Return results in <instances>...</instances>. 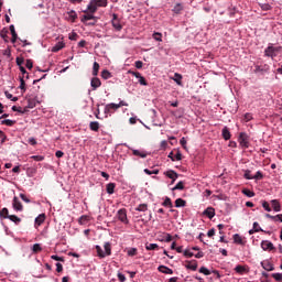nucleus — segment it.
<instances>
[{"mask_svg": "<svg viewBox=\"0 0 282 282\" xmlns=\"http://www.w3.org/2000/svg\"><path fill=\"white\" fill-rule=\"evenodd\" d=\"M98 8H107V0H91L89 2V4L87 6V10L84 12L86 14H87V12L95 14V12H97Z\"/></svg>", "mask_w": 282, "mask_h": 282, "instance_id": "nucleus-1", "label": "nucleus"}, {"mask_svg": "<svg viewBox=\"0 0 282 282\" xmlns=\"http://www.w3.org/2000/svg\"><path fill=\"white\" fill-rule=\"evenodd\" d=\"M95 248L97 251V257H99V259H105V257H111V243L105 242V252L102 251V248L100 246H96Z\"/></svg>", "mask_w": 282, "mask_h": 282, "instance_id": "nucleus-2", "label": "nucleus"}, {"mask_svg": "<svg viewBox=\"0 0 282 282\" xmlns=\"http://www.w3.org/2000/svg\"><path fill=\"white\" fill-rule=\"evenodd\" d=\"M282 53V46H272L269 45L265 50H264V55L269 56L271 58H274V56H279V54Z\"/></svg>", "mask_w": 282, "mask_h": 282, "instance_id": "nucleus-3", "label": "nucleus"}, {"mask_svg": "<svg viewBox=\"0 0 282 282\" xmlns=\"http://www.w3.org/2000/svg\"><path fill=\"white\" fill-rule=\"evenodd\" d=\"M238 142L242 149H248L250 147V137L246 132H240Z\"/></svg>", "mask_w": 282, "mask_h": 282, "instance_id": "nucleus-4", "label": "nucleus"}, {"mask_svg": "<svg viewBox=\"0 0 282 282\" xmlns=\"http://www.w3.org/2000/svg\"><path fill=\"white\" fill-rule=\"evenodd\" d=\"M117 217L122 224H129V218H127V210L124 208L118 210Z\"/></svg>", "mask_w": 282, "mask_h": 282, "instance_id": "nucleus-5", "label": "nucleus"}, {"mask_svg": "<svg viewBox=\"0 0 282 282\" xmlns=\"http://www.w3.org/2000/svg\"><path fill=\"white\" fill-rule=\"evenodd\" d=\"M111 23L115 30H117V32H120V30H122V24L120 23V19H118V14H112Z\"/></svg>", "mask_w": 282, "mask_h": 282, "instance_id": "nucleus-6", "label": "nucleus"}, {"mask_svg": "<svg viewBox=\"0 0 282 282\" xmlns=\"http://www.w3.org/2000/svg\"><path fill=\"white\" fill-rule=\"evenodd\" d=\"M12 206L14 210H18V212L23 210V204H21V200H19V197L17 196L13 197Z\"/></svg>", "mask_w": 282, "mask_h": 282, "instance_id": "nucleus-7", "label": "nucleus"}, {"mask_svg": "<svg viewBox=\"0 0 282 282\" xmlns=\"http://www.w3.org/2000/svg\"><path fill=\"white\" fill-rule=\"evenodd\" d=\"M261 265H262L263 270H267V272L274 271V264H272V262H270L268 260L262 261Z\"/></svg>", "mask_w": 282, "mask_h": 282, "instance_id": "nucleus-8", "label": "nucleus"}, {"mask_svg": "<svg viewBox=\"0 0 282 282\" xmlns=\"http://www.w3.org/2000/svg\"><path fill=\"white\" fill-rule=\"evenodd\" d=\"M261 248H262V250L272 251V250H274V243H272L271 241H268V240H263L261 242Z\"/></svg>", "mask_w": 282, "mask_h": 282, "instance_id": "nucleus-9", "label": "nucleus"}, {"mask_svg": "<svg viewBox=\"0 0 282 282\" xmlns=\"http://www.w3.org/2000/svg\"><path fill=\"white\" fill-rule=\"evenodd\" d=\"M90 85H91L94 91H96V89H98V87H100L102 85V82H100V78L94 77L90 82Z\"/></svg>", "mask_w": 282, "mask_h": 282, "instance_id": "nucleus-10", "label": "nucleus"}, {"mask_svg": "<svg viewBox=\"0 0 282 282\" xmlns=\"http://www.w3.org/2000/svg\"><path fill=\"white\" fill-rule=\"evenodd\" d=\"M118 109H120V106L118 104H108L105 108V111L111 113V111H118Z\"/></svg>", "mask_w": 282, "mask_h": 282, "instance_id": "nucleus-11", "label": "nucleus"}, {"mask_svg": "<svg viewBox=\"0 0 282 282\" xmlns=\"http://www.w3.org/2000/svg\"><path fill=\"white\" fill-rule=\"evenodd\" d=\"M186 263L185 268L187 270H193V272L197 270V260L186 261Z\"/></svg>", "mask_w": 282, "mask_h": 282, "instance_id": "nucleus-12", "label": "nucleus"}, {"mask_svg": "<svg viewBox=\"0 0 282 282\" xmlns=\"http://www.w3.org/2000/svg\"><path fill=\"white\" fill-rule=\"evenodd\" d=\"M132 154L135 155L137 158H147L149 155V153H147V151H142V150H135V149H132Z\"/></svg>", "mask_w": 282, "mask_h": 282, "instance_id": "nucleus-13", "label": "nucleus"}, {"mask_svg": "<svg viewBox=\"0 0 282 282\" xmlns=\"http://www.w3.org/2000/svg\"><path fill=\"white\" fill-rule=\"evenodd\" d=\"M158 270L162 274H173V269H171V268H169L166 265H159Z\"/></svg>", "mask_w": 282, "mask_h": 282, "instance_id": "nucleus-14", "label": "nucleus"}, {"mask_svg": "<svg viewBox=\"0 0 282 282\" xmlns=\"http://www.w3.org/2000/svg\"><path fill=\"white\" fill-rule=\"evenodd\" d=\"M86 21H96V17L94 13L89 12L82 17V23H86Z\"/></svg>", "mask_w": 282, "mask_h": 282, "instance_id": "nucleus-15", "label": "nucleus"}, {"mask_svg": "<svg viewBox=\"0 0 282 282\" xmlns=\"http://www.w3.org/2000/svg\"><path fill=\"white\" fill-rule=\"evenodd\" d=\"M9 30H10V32H11V34H12L11 42H12V43H17V40L19 39V35L17 34V30L14 29V24H11V25L9 26Z\"/></svg>", "mask_w": 282, "mask_h": 282, "instance_id": "nucleus-16", "label": "nucleus"}, {"mask_svg": "<svg viewBox=\"0 0 282 282\" xmlns=\"http://www.w3.org/2000/svg\"><path fill=\"white\" fill-rule=\"evenodd\" d=\"M204 215H206V217H208V219H213V217H215V208L213 207H207L204 213Z\"/></svg>", "mask_w": 282, "mask_h": 282, "instance_id": "nucleus-17", "label": "nucleus"}, {"mask_svg": "<svg viewBox=\"0 0 282 282\" xmlns=\"http://www.w3.org/2000/svg\"><path fill=\"white\" fill-rule=\"evenodd\" d=\"M271 206L275 213H281V203L278 199L271 200Z\"/></svg>", "mask_w": 282, "mask_h": 282, "instance_id": "nucleus-18", "label": "nucleus"}, {"mask_svg": "<svg viewBox=\"0 0 282 282\" xmlns=\"http://www.w3.org/2000/svg\"><path fill=\"white\" fill-rule=\"evenodd\" d=\"M164 175H166V177H169L170 180H177V177H180L177 172H175L173 170L165 172Z\"/></svg>", "mask_w": 282, "mask_h": 282, "instance_id": "nucleus-19", "label": "nucleus"}, {"mask_svg": "<svg viewBox=\"0 0 282 282\" xmlns=\"http://www.w3.org/2000/svg\"><path fill=\"white\" fill-rule=\"evenodd\" d=\"M234 241L235 243H238L239 246H246V240L239 236V234L234 235Z\"/></svg>", "mask_w": 282, "mask_h": 282, "instance_id": "nucleus-20", "label": "nucleus"}, {"mask_svg": "<svg viewBox=\"0 0 282 282\" xmlns=\"http://www.w3.org/2000/svg\"><path fill=\"white\" fill-rule=\"evenodd\" d=\"M267 219H271L272 221H281L282 223V214H278L272 216L270 214H265Z\"/></svg>", "mask_w": 282, "mask_h": 282, "instance_id": "nucleus-21", "label": "nucleus"}, {"mask_svg": "<svg viewBox=\"0 0 282 282\" xmlns=\"http://www.w3.org/2000/svg\"><path fill=\"white\" fill-rule=\"evenodd\" d=\"M223 138L224 140H230V138H232V134L230 133L228 127L223 128Z\"/></svg>", "mask_w": 282, "mask_h": 282, "instance_id": "nucleus-22", "label": "nucleus"}, {"mask_svg": "<svg viewBox=\"0 0 282 282\" xmlns=\"http://www.w3.org/2000/svg\"><path fill=\"white\" fill-rule=\"evenodd\" d=\"M90 131H99L100 130V122L98 121H91L89 123Z\"/></svg>", "mask_w": 282, "mask_h": 282, "instance_id": "nucleus-23", "label": "nucleus"}, {"mask_svg": "<svg viewBox=\"0 0 282 282\" xmlns=\"http://www.w3.org/2000/svg\"><path fill=\"white\" fill-rule=\"evenodd\" d=\"M45 223V214H40L36 218H35V226H41L42 224Z\"/></svg>", "mask_w": 282, "mask_h": 282, "instance_id": "nucleus-24", "label": "nucleus"}, {"mask_svg": "<svg viewBox=\"0 0 282 282\" xmlns=\"http://www.w3.org/2000/svg\"><path fill=\"white\" fill-rule=\"evenodd\" d=\"M106 191H107L108 195H113V193L116 191V184L115 183L107 184Z\"/></svg>", "mask_w": 282, "mask_h": 282, "instance_id": "nucleus-25", "label": "nucleus"}, {"mask_svg": "<svg viewBox=\"0 0 282 282\" xmlns=\"http://www.w3.org/2000/svg\"><path fill=\"white\" fill-rule=\"evenodd\" d=\"M9 217H10V212L8 210V208H2L1 210H0V218L1 219H9Z\"/></svg>", "mask_w": 282, "mask_h": 282, "instance_id": "nucleus-26", "label": "nucleus"}, {"mask_svg": "<svg viewBox=\"0 0 282 282\" xmlns=\"http://www.w3.org/2000/svg\"><path fill=\"white\" fill-rule=\"evenodd\" d=\"M63 47H65V44L63 42H57L53 47H52V52H61V50H63Z\"/></svg>", "mask_w": 282, "mask_h": 282, "instance_id": "nucleus-27", "label": "nucleus"}, {"mask_svg": "<svg viewBox=\"0 0 282 282\" xmlns=\"http://www.w3.org/2000/svg\"><path fill=\"white\" fill-rule=\"evenodd\" d=\"M184 206H186V200H184L183 198H177L175 200V207L176 208H184Z\"/></svg>", "mask_w": 282, "mask_h": 282, "instance_id": "nucleus-28", "label": "nucleus"}, {"mask_svg": "<svg viewBox=\"0 0 282 282\" xmlns=\"http://www.w3.org/2000/svg\"><path fill=\"white\" fill-rule=\"evenodd\" d=\"M145 250H160V246L158 243H145Z\"/></svg>", "mask_w": 282, "mask_h": 282, "instance_id": "nucleus-29", "label": "nucleus"}, {"mask_svg": "<svg viewBox=\"0 0 282 282\" xmlns=\"http://www.w3.org/2000/svg\"><path fill=\"white\" fill-rule=\"evenodd\" d=\"M135 210H138L139 213H147V210H149V205L148 204H140Z\"/></svg>", "mask_w": 282, "mask_h": 282, "instance_id": "nucleus-30", "label": "nucleus"}, {"mask_svg": "<svg viewBox=\"0 0 282 282\" xmlns=\"http://www.w3.org/2000/svg\"><path fill=\"white\" fill-rule=\"evenodd\" d=\"M162 206H164L165 208H173V202L171 200V198L165 197V200L162 203Z\"/></svg>", "mask_w": 282, "mask_h": 282, "instance_id": "nucleus-31", "label": "nucleus"}, {"mask_svg": "<svg viewBox=\"0 0 282 282\" xmlns=\"http://www.w3.org/2000/svg\"><path fill=\"white\" fill-rule=\"evenodd\" d=\"M34 107H36V99H33V98L28 99L26 109H34Z\"/></svg>", "mask_w": 282, "mask_h": 282, "instance_id": "nucleus-32", "label": "nucleus"}, {"mask_svg": "<svg viewBox=\"0 0 282 282\" xmlns=\"http://www.w3.org/2000/svg\"><path fill=\"white\" fill-rule=\"evenodd\" d=\"M99 70H100V64H98V62H95L93 65V76H98Z\"/></svg>", "mask_w": 282, "mask_h": 282, "instance_id": "nucleus-33", "label": "nucleus"}, {"mask_svg": "<svg viewBox=\"0 0 282 282\" xmlns=\"http://www.w3.org/2000/svg\"><path fill=\"white\" fill-rule=\"evenodd\" d=\"M1 124H6L7 127H14V124H17V121L10 120V119H4L1 121Z\"/></svg>", "mask_w": 282, "mask_h": 282, "instance_id": "nucleus-34", "label": "nucleus"}, {"mask_svg": "<svg viewBox=\"0 0 282 282\" xmlns=\"http://www.w3.org/2000/svg\"><path fill=\"white\" fill-rule=\"evenodd\" d=\"M198 272H199L200 274H205V276H210V274H212L210 270H208V268H206V267H200V269L198 270Z\"/></svg>", "mask_w": 282, "mask_h": 282, "instance_id": "nucleus-35", "label": "nucleus"}, {"mask_svg": "<svg viewBox=\"0 0 282 282\" xmlns=\"http://www.w3.org/2000/svg\"><path fill=\"white\" fill-rule=\"evenodd\" d=\"M101 78H104V80H109V78H111V73L107 69H104L101 72Z\"/></svg>", "mask_w": 282, "mask_h": 282, "instance_id": "nucleus-36", "label": "nucleus"}, {"mask_svg": "<svg viewBox=\"0 0 282 282\" xmlns=\"http://www.w3.org/2000/svg\"><path fill=\"white\" fill-rule=\"evenodd\" d=\"M10 221H13V224H17L19 226L21 218H19L17 215H10L9 216Z\"/></svg>", "mask_w": 282, "mask_h": 282, "instance_id": "nucleus-37", "label": "nucleus"}, {"mask_svg": "<svg viewBox=\"0 0 282 282\" xmlns=\"http://www.w3.org/2000/svg\"><path fill=\"white\" fill-rule=\"evenodd\" d=\"M182 10H184V7L182 6V3H177L176 6H174L173 12L175 14H180V12H182Z\"/></svg>", "mask_w": 282, "mask_h": 282, "instance_id": "nucleus-38", "label": "nucleus"}, {"mask_svg": "<svg viewBox=\"0 0 282 282\" xmlns=\"http://www.w3.org/2000/svg\"><path fill=\"white\" fill-rule=\"evenodd\" d=\"M26 175H28V177H34V175H36V169H34V167H29V169L26 170Z\"/></svg>", "mask_w": 282, "mask_h": 282, "instance_id": "nucleus-39", "label": "nucleus"}, {"mask_svg": "<svg viewBox=\"0 0 282 282\" xmlns=\"http://www.w3.org/2000/svg\"><path fill=\"white\" fill-rule=\"evenodd\" d=\"M70 21L74 23L78 19V14H76V11L72 10L68 12Z\"/></svg>", "mask_w": 282, "mask_h": 282, "instance_id": "nucleus-40", "label": "nucleus"}, {"mask_svg": "<svg viewBox=\"0 0 282 282\" xmlns=\"http://www.w3.org/2000/svg\"><path fill=\"white\" fill-rule=\"evenodd\" d=\"M173 80L177 83L178 85H182V75L180 73H175Z\"/></svg>", "mask_w": 282, "mask_h": 282, "instance_id": "nucleus-41", "label": "nucleus"}, {"mask_svg": "<svg viewBox=\"0 0 282 282\" xmlns=\"http://www.w3.org/2000/svg\"><path fill=\"white\" fill-rule=\"evenodd\" d=\"M172 191H184V183L180 181L173 188Z\"/></svg>", "mask_w": 282, "mask_h": 282, "instance_id": "nucleus-42", "label": "nucleus"}, {"mask_svg": "<svg viewBox=\"0 0 282 282\" xmlns=\"http://www.w3.org/2000/svg\"><path fill=\"white\" fill-rule=\"evenodd\" d=\"M262 207L264 208V210H267V213H272V207H270V203H268L267 200L262 202Z\"/></svg>", "mask_w": 282, "mask_h": 282, "instance_id": "nucleus-43", "label": "nucleus"}, {"mask_svg": "<svg viewBox=\"0 0 282 282\" xmlns=\"http://www.w3.org/2000/svg\"><path fill=\"white\" fill-rule=\"evenodd\" d=\"M128 257H135L138 254V249L137 248H130L128 251Z\"/></svg>", "mask_w": 282, "mask_h": 282, "instance_id": "nucleus-44", "label": "nucleus"}, {"mask_svg": "<svg viewBox=\"0 0 282 282\" xmlns=\"http://www.w3.org/2000/svg\"><path fill=\"white\" fill-rule=\"evenodd\" d=\"M235 271H236L238 274H243V272H246V267L238 264V265L235 268Z\"/></svg>", "mask_w": 282, "mask_h": 282, "instance_id": "nucleus-45", "label": "nucleus"}, {"mask_svg": "<svg viewBox=\"0 0 282 282\" xmlns=\"http://www.w3.org/2000/svg\"><path fill=\"white\" fill-rule=\"evenodd\" d=\"M20 89L22 90L23 94H25L26 91V87H25V79H23V77L20 78Z\"/></svg>", "mask_w": 282, "mask_h": 282, "instance_id": "nucleus-46", "label": "nucleus"}, {"mask_svg": "<svg viewBox=\"0 0 282 282\" xmlns=\"http://www.w3.org/2000/svg\"><path fill=\"white\" fill-rule=\"evenodd\" d=\"M143 171H144V173H145L147 175H158V174L160 173V170H153V171H151V170H149V169H144Z\"/></svg>", "mask_w": 282, "mask_h": 282, "instance_id": "nucleus-47", "label": "nucleus"}, {"mask_svg": "<svg viewBox=\"0 0 282 282\" xmlns=\"http://www.w3.org/2000/svg\"><path fill=\"white\" fill-rule=\"evenodd\" d=\"M242 193L247 196V197H254V192L248 189V188H243Z\"/></svg>", "mask_w": 282, "mask_h": 282, "instance_id": "nucleus-48", "label": "nucleus"}, {"mask_svg": "<svg viewBox=\"0 0 282 282\" xmlns=\"http://www.w3.org/2000/svg\"><path fill=\"white\" fill-rule=\"evenodd\" d=\"M32 250L36 254V253L41 252V250H43V248L41 247V245L35 243V245H33Z\"/></svg>", "mask_w": 282, "mask_h": 282, "instance_id": "nucleus-49", "label": "nucleus"}, {"mask_svg": "<svg viewBox=\"0 0 282 282\" xmlns=\"http://www.w3.org/2000/svg\"><path fill=\"white\" fill-rule=\"evenodd\" d=\"M152 39H154V41L162 42V33L154 32L153 35H152Z\"/></svg>", "mask_w": 282, "mask_h": 282, "instance_id": "nucleus-50", "label": "nucleus"}, {"mask_svg": "<svg viewBox=\"0 0 282 282\" xmlns=\"http://www.w3.org/2000/svg\"><path fill=\"white\" fill-rule=\"evenodd\" d=\"M87 221H89V216L87 215H83L82 217H79V224H87Z\"/></svg>", "mask_w": 282, "mask_h": 282, "instance_id": "nucleus-51", "label": "nucleus"}, {"mask_svg": "<svg viewBox=\"0 0 282 282\" xmlns=\"http://www.w3.org/2000/svg\"><path fill=\"white\" fill-rule=\"evenodd\" d=\"M15 63L19 67H23V63H25V59L23 57H17Z\"/></svg>", "mask_w": 282, "mask_h": 282, "instance_id": "nucleus-52", "label": "nucleus"}, {"mask_svg": "<svg viewBox=\"0 0 282 282\" xmlns=\"http://www.w3.org/2000/svg\"><path fill=\"white\" fill-rule=\"evenodd\" d=\"M183 254H184V257H186L187 259H191V258H193V257H195V253H193V252H191V250H185L184 252H183Z\"/></svg>", "mask_w": 282, "mask_h": 282, "instance_id": "nucleus-53", "label": "nucleus"}, {"mask_svg": "<svg viewBox=\"0 0 282 282\" xmlns=\"http://www.w3.org/2000/svg\"><path fill=\"white\" fill-rule=\"evenodd\" d=\"M260 8L264 12H268V10H272V7L269 3L261 4Z\"/></svg>", "mask_w": 282, "mask_h": 282, "instance_id": "nucleus-54", "label": "nucleus"}, {"mask_svg": "<svg viewBox=\"0 0 282 282\" xmlns=\"http://www.w3.org/2000/svg\"><path fill=\"white\" fill-rule=\"evenodd\" d=\"M272 278L278 282L282 281V273H272Z\"/></svg>", "mask_w": 282, "mask_h": 282, "instance_id": "nucleus-55", "label": "nucleus"}, {"mask_svg": "<svg viewBox=\"0 0 282 282\" xmlns=\"http://www.w3.org/2000/svg\"><path fill=\"white\" fill-rule=\"evenodd\" d=\"M25 67L26 69H32V67H34V62H32V59H26Z\"/></svg>", "mask_w": 282, "mask_h": 282, "instance_id": "nucleus-56", "label": "nucleus"}, {"mask_svg": "<svg viewBox=\"0 0 282 282\" xmlns=\"http://www.w3.org/2000/svg\"><path fill=\"white\" fill-rule=\"evenodd\" d=\"M250 173H251L250 170L245 171V175H243L245 180H253V176Z\"/></svg>", "mask_w": 282, "mask_h": 282, "instance_id": "nucleus-57", "label": "nucleus"}, {"mask_svg": "<svg viewBox=\"0 0 282 282\" xmlns=\"http://www.w3.org/2000/svg\"><path fill=\"white\" fill-rule=\"evenodd\" d=\"M31 159L34 160L35 162H43V160H45V158L41 155H33L31 156Z\"/></svg>", "mask_w": 282, "mask_h": 282, "instance_id": "nucleus-58", "label": "nucleus"}, {"mask_svg": "<svg viewBox=\"0 0 282 282\" xmlns=\"http://www.w3.org/2000/svg\"><path fill=\"white\" fill-rule=\"evenodd\" d=\"M68 39H69V41H77V39H78V33H76V32L70 33L69 36H68Z\"/></svg>", "mask_w": 282, "mask_h": 282, "instance_id": "nucleus-59", "label": "nucleus"}, {"mask_svg": "<svg viewBox=\"0 0 282 282\" xmlns=\"http://www.w3.org/2000/svg\"><path fill=\"white\" fill-rule=\"evenodd\" d=\"M253 180H263V173L261 171H258L253 176Z\"/></svg>", "mask_w": 282, "mask_h": 282, "instance_id": "nucleus-60", "label": "nucleus"}, {"mask_svg": "<svg viewBox=\"0 0 282 282\" xmlns=\"http://www.w3.org/2000/svg\"><path fill=\"white\" fill-rule=\"evenodd\" d=\"M245 122H250V120H252V113L247 112L243 117Z\"/></svg>", "mask_w": 282, "mask_h": 282, "instance_id": "nucleus-61", "label": "nucleus"}, {"mask_svg": "<svg viewBox=\"0 0 282 282\" xmlns=\"http://www.w3.org/2000/svg\"><path fill=\"white\" fill-rule=\"evenodd\" d=\"M139 83H140V85H143L144 87H147V85H149V83H147V79L143 76H141L139 78Z\"/></svg>", "mask_w": 282, "mask_h": 282, "instance_id": "nucleus-62", "label": "nucleus"}, {"mask_svg": "<svg viewBox=\"0 0 282 282\" xmlns=\"http://www.w3.org/2000/svg\"><path fill=\"white\" fill-rule=\"evenodd\" d=\"M180 160H182V152H177L175 155H174V162H180Z\"/></svg>", "mask_w": 282, "mask_h": 282, "instance_id": "nucleus-63", "label": "nucleus"}, {"mask_svg": "<svg viewBox=\"0 0 282 282\" xmlns=\"http://www.w3.org/2000/svg\"><path fill=\"white\" fill-rule=\"evenodd\" d=\"M118 279L120 282L127 281V276H124V274H122V273H118Z\"/></svg>", "mask_w": 282, "mask_h": 282, "instance_id": "nucleus-64", "label": "nucleus"}]
</instances>
